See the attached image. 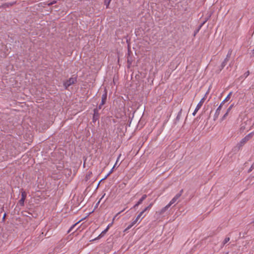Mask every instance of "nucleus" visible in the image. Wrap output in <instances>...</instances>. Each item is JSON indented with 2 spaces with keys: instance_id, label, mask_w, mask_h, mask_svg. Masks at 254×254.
<instances>
[{
  "instance_id": "nucleus-1",
  "label": "nucleus",
  "mask_w": 254,
  "mask_h": 254,
  "mask_svg": "<svg viewBox=\"0 0 254 254\" xmlns=\"http://www.w3.org/2000/svg\"><path fill=\"white\" fill-rule=\"evenodd\" d=\"M254 135V131L251 132V133L247 134L245 137L241 139L240 142L238 144L239 147H242L245 143H246L248 141L252 138Z\"/></svg>"
},
{
  "instance_id": "nucleus-2",
  "label": "nucleus",
  "mask_w": 254,
  "mask_h": 254,
  "mask_svg": "<svg viewBox=\"0 0 254 254\" xmlns=\"http://www.w3.org/2000/svg\"><path fill=\"white\" fill-rule=\"evenodd\" d=\"M77 81L76 76H72L69 79L67 80L64 83V85L65 89H67L69 86L74 84Z\"/></svg>"
},
{
  "instance_id": "nucleus-3",
  "label": "nucleus",
  "mask_w": 254,
  "mask_h": 254,
  "mask_svg": "<svg viewBox=\"0 0 254 254\" xmlns=\"http://www.w3.org/2000/svg\"><path fill=\"white\" fill-rule=\"evenodd\" d=\"M183 192V190H181L180 192L179 193H178L172 199V200L170 201V202L169 203V204L171 205H172L173 204H174V203H175L177 200L178 199L181 197V196L182 195V193Z\"/></svg>"
},
{
  "instance_id": "nucleus-4",
  "label": "nucleus",
  "mask_w": 254,
  "mask_h": 254,
  "mask_svg": "<svg viewBox=\"0 0 254 254\" xmlns=\"http://www.w3.org/2000/svg\"><path fill=\"white\" fill-rule=\"evenodd\" d=\"M222 109L221 105H220L216 110V112L214 115V120H216L218 118L220 113V111Z\"/></svg>"
},
{
  "instance_id": "nucleus-5",
  "label": "nucleus",
  "mask_w": 254,
  "mask_h": 254,
  "mask_svg": "<svg viewBox=\"0 0 254 254\" xmlns=\"http://www.w3.org/2000/svg\"><path fill=\"white\" fill-rule=\"evenodd\" d=\"M99 118V114L98 113V109L97 108L95 109L94 110V115H93V121L95 122L97 120H98Z\"/></svg>"
},
{
  "instance_id": "nucleus-6",
  "label": "nucleus",
  "mask_w": 254,
  "mask_h": 254,
  "mask_svg": "<svg viewBox=\"0 0 254 254\" xmlns=\"http://www.w3.org/2000/svg\"><path fill=\"white\" fill-rule=\"evenodd\" d=\"M109 228V226H108L103 231H102V232L98 236V237H97L96 238H95L92 241L96 240L100 238L101 237H102V236L103 235H104L108 231Z\"/></svg>"
},
{
  "instance_id": "nucleus-7",
  "label": "nucleus",
  "mask_w": 254,
  "mask_h": 254,
  "mask_svg": "<svg viewBox=\"0 0 254 254\" xmlns=\"http://www.w3.org/2000/svg\"><path fill=\"white\" fill-rule=\"evenodd\" d=\"M206 94L205 95V96L202 98L200 101H199V102L198 103V104L197 105L196 107H197L198 108H200L202 107L205 100V96H206Z\"/></svg>"
},
{
  "instance_id": "nucleus-8",
  "label": "nucleus",
  "mask_w": 254,
  "mask_h": 254,
  "mask_svg": "<svg viewBox=\"0 0 254 254\" xmlns=\"http://www.w3.org/2000/svg\"><path fill=\"white\" fill-rule=\"evenodd\" d=\"M107 95L106 92L104 94L102 95L101 105H104L107 99Z\"/></svg>"
},
{
  "instance_id": "nucleus-9",
  "label": "nucleus",
  "mask_w": 254,
  "mask_h": 254,
  "mask_svg": "<svg viewBox=\"0 0 254 254\" xmlns=\"http://www.w3.org/2000/svg\"><path fill=\"white\" fill-rule=\"evenodd\" d=\"M170 206L171 205L168 203L166 206L161 209L160 213L161 214L164 213L170 207Z\"/></svg>"
},
{
  "instance_id": "nucleus-10",
  "label": "nucleus",
  "mask_w": 254,
  "mask_h": 254,
  "mask_svg": "<svg viewBox=\"0 0 254 254\" xmlns=\"http://www.w3.org/2000/svg\"><path fill=\"white\" fill-rule=\"evenodd\" d=\"M147 197L146 194H143L142 197L139 199L138 202L141 204L144 200H145Z\"/></svg>"
},
{
  "instance_id": "nucleus-11",
  "label": "nucleus",
  "mask_w": 254,
  "mask_h": 254,
  "mask_svg": "<svg viewBox=\"0 0 254 254\" xmlns=\"http://www.w3.org/2000/svg\"><path fill=\"white\" fill-rule=\"evenodd\" d=\"M13 4H14V3H11V2L5 3L2 4V7L5 8V7H6L11 6Z\"/></svg>"
},
{
  "instance_id": "nucleus-12",
  "label": "nucleus",
  "mask_w": 254,
  "mask_h": 254,
  "mask_svg": "<svg viewBox=\"0 0 254 254\" xmlns=\"http://www.w3.org/2000/svg\"><path fill=\"white\" fill-rule=\"evenodd\" d=\"M230 239L229 237H226L222 243V247L224 246L227 243L230 241Z\"/></svg>"
},
{
  "instance_id": "nucleus-13",
  "label": "nucleus",
  "mask_w": 254,
  "mask_h": 254,
  "mask_svg": "<svg viewBox=\"0 0 254 254\" xmlns=\"http://www.w3.org/2000/svg\"><path fill=\"white\" fill-rule=\"evenodd\" d=\"M27 196L26 192L24 191L21 192V198L25 199Z\"/></svg>"
},
{
  "instance_id": "nucleus-14",
  "label": "nucleus",
  "mask_w": 254,
  "mask_h": 254,
  "mask_svg": "<svg viewBox=\"0 0 254 254\" xmlns=\"http://www.w3.org/2000/svg\"><path fill=\"white\" fill-rule=\"evenodd\" d=\"M231 53H232V51L231 50H229L227 56H226L225 59L229 61V59L230 58V56L231 55Z\"/></svg>"
},
{
  "instance_id": "nucleus-15",
  "label": "nucleus",
  "mask_w": 254,
  "mask_h": 254,
  "mask_svg": "<svg viewBox=\"0 0 254 254\" xmlns=\"http://www.w3.org/2000/svg\"><path fill=\"white\" fill-rule=\"evenodd\" d=\"M24 201L25 199L21 198L19 200L18 203L20 206H23L24 204Z\"/></svg>"
},
{
  "instance_id": "nucleus-16",
  "label": "nucleus",
  "mask_w": 254,
  "mask_h": 254,
  "mask_svg": "<svg viewBox=\"0 0 254 254\" xmlns=\"http://www.w3.org/2000/svg\"><path fill=\"white\" fill-rule=\"evenodd\" d=\"M250 74V72L249 71H247V72H246L242 76V77L243 78H246Z\"/></svg>"
},
{
  "instance_id": "nucleus-17",
  "label": "nucleus",
  "mask_w": 254,
  "mask_h": 254,
  "mask_svg": "<svg viewBox=\"0 0 254 254\" xmlns=\"http://www.w3.org/2000/svg\"><path fill=\"white\" fill-rule=\"evenodd\" d=\"M232 94V92H230L229 93V94L227 95V96L226 97V98L225 99V100H226V101H228V100L230 99V97H231V96Z\"/></svg>"
},
{
  "instance_id": "nucleus-18",
  "label": "nucleus",
  "mask_w": 254,
  "mask_h": 254,
  "mask_svg": "<svg viewBox=\"0 0 254 254\" xmlns=\"http://www.w3.org/2000/svg\"><path fill=\"white\" fill-rule=\"evenodd\" d=\"M111 0H105V3L107 6V7H108V5H109Z\"/></svg>"
},
{
  "instance_id": "nucleus-19",
  "label": "nucleus",
  "mask_w": 254,
  "mask_h": 254,
  "mask_svg": "<svg viewBox=\"0 0 254 254\" xmlns=\"http://www.w3.org/2000/svg\"><path fill=\"white\" fill-rule=\"evenodd\" d=\"M229 112L227 111L226 113L224 115V116H223L222 118V120H224L226 119V118L227 117V116H228V114H229Z\"/></svg>"
},
{
  "instance_id": "nucleus-20",
  "label": "nucleus",
  "mask_w": 254,
  "mask_h": 254,
  "mask_svg": "<svg viewBox=\"0 0 254 254\" xmlns=\"http://www.w3.org/2000/svg\"><path fill=\"white\" fill-rule=\"evenodd\" d=\"M254 169V162L253 163L252 165L251 166V168L248 171V172H251L253 169Z\"/></svg>"
},
{
  "instance_id": "nucleus-21",
  "label": "nucleus",
  "mask_w": 254,
  "mask_h": 254,
  "mask_svg": "<svg viewBox=\"0 0 254 254\" xmlns=\"http://www.w3.org/2000/svg\"><path fill=\"white\" fill-rule=\"evenodd\" d=\"M78 223H75V224L73 225L68 230V232L69 233L70 231H72V229L77 225Z\"/></svg>"
},
{
  "instance_id": "nucleus-22",
  "label": "nucleus",
  "mask_w": 254,
  "mask_h": 254,
  "mask_svg": "<svg viewBox=\"0 0 254 254\" xmlns=\"http://www.w3.org/2000/svg\"><path fill=\"white\" fill-rule=\"evenodd\" d=\"M228 60H227L226 59H224V61L222 62V64L223 66H225L228 62Z\"/></svg>"
},
{
  "instance_id": "nucleus-23",
  "label": "nucleus",
  "mask_w": 254,
  "mask_h": 254,
  "mask_svg": "<svg viewBox=\"0 0 254 254\" xmlns=\"http://www.w3.org/2000/svg\"><path fill=\"white\" fill-rule=\"evenodd\" d=\"M181 114H182V109L180 110V111L179 112L178 114V116L177 117V119L178 120L179 119V118H180V116L181 115Z\"/></svg>"
},
{
  "instance_id": "nucleus-24",
  "label": "nucleus",
  "mask_w": 254,
  "mask_h": 254,
  "mask_svg": "<svg viewBox=\"0 0 254 254\" xmlns=\"http://www.w3.org/2000/svg\"><path fill=\"white\" fill-rule=\"evenodd\" d=\"M233 107V105H231L227 110V111L230 112Z\"/></svg>"
},
{
  "instance_id": "nucleus-25",
  "label": "nucleus",
  "mask_w": 254,
  "mask_h": 254,
  "mask_svg": "<svg viewBox=\"0 0 254 254\" xmlns=\"http://www.w3.org/2000/svg\"><path fill=\"white\" fill-rule=\"evenodd\" d=\"M203 24V23H202L199 27V28L196 31V32H195L194 34V36L195 35V34L198 32V31L199 30V29H200V28L201 27V26H202V25Z\"/></svg>"
},
{
  "instance_id": "nucleus-26",
  "label": "nucleus",
  "mask_w": 254,
  "mask_h": 254,
  "mask_svg": "<svg viewBox=\"0 0 254 254\" xmlns=\"http://www.w3.org/2000/svg\"><path fill=\"white\" fill-rule=\"evenodd\" d=\"M132 227V225H131V224H130L127 227V228L126 229V231L127 230H128L129 229H130L131 227Z\"/></svg>"
},
{
  "instance_id": "nucleus-27",
  "label": "nucleus",
  "mask_w": 254,
  "mask_h": 254,
  "mask_svg": "<svg viewBox=\"0 0 254 254\" xmlns=\"http://www.w3.org/2000/svg\"><path fill=\"white\" fill-rule=\"evenodd\" d=\"M140 204H141L137 201V203L133 206V208L138 207Z\"/></svg>"
},
{
  "instance_id": "nucleus-28",
  "label": "nucleus",
  "mask_w": 254,
  "mask_h": 254,
  "mask_svg": "<svg viewBox=\"0 0 254 254\" xmlns=\"http://www.w3.org/2000/svg\"><path fill=\"white\" fill-rule=\"evenodd\" d=\"M149 209H150L149 208L148 206H147L142 211H144V212H145L146 211L149 210Z\"/></svg>"
},
{
  "instance_id": "nucleus-29",
  "label": "nucleus",
  "mask_w": 254,
  "mask_h": 254,
  "mask_svg": "<svg viewBox=\"0 0 254 254\" xmlns=\"http://www.w3.org/2000/svg\"><path fill=\"white\" fill-rule=\"evenodd\" d=\"M144 213V211H142L139 213L138 215L140 217H141Z\"/></svg>"
},
{
  "instance_id": "nucleus-30",
  "label": "nucleus",
  "mask_w": 254,
  "mask_h": 254,
  "mask_svg": "<svg viewBox=\"0 0 254 254\" xmlns=\"http://www.w3.org/2000/svg\"><path fill=\"white\" fill-rule=\"evenodd\" d=\"M200 109V108H198L197 107H196L194 112H197V111Z\"/></svg>"
},
{
  "instance_id": "nucleus-31",
  "label": "nucleus",
  "mask_w": 254,
  "mask_h": 254,
  "mask_svg": "<svg viewBox=\"0 0 254 254\" xmlns=\"http://www.w3.org/2000/svg\"><path fill=\"white\" fill-rule=\"evenodd\" d=\"M153 205V202H152V203H150V204L148 206V207L149 208V209H150Z\"/></svg>"
},
{
  "instance_id": "nucleus-32",
  "label": "nucleus",
  "mask_w": 254,
  "mask_h": 254,
  "mask_svg": "<svg viewBox=\"0 0 254 254\" xmlns=\"http://www.w3.org/2000/svg\"><path fill=\"white\" fill-rule=\"evenodd\" d=\"M225 66H223V64H221V68H220V70L221 71Z\"/></svg>"
},
{
  "instance_id": "nucleus-33",
  "label": "nucleus",
  "mask_w": 254,
  "mask_h": 254,
  "mask_svg": "<svg viewBox=\"0 0 254 254\" xmlns=\"http://www.w3.org/2000/svg\"><path fill=\"white\" fill-rule=\"evenodd\" d=\"M109 175H110V173H108V174L106 175V176H105V178H103V179H102V180H105V179H106V178H107Z\"/></svg>"
},
{
  "instance_id": "nucleus-34",
  "label": "nucleus",
  "mask_w": 254,
  "mask_h": 254,
  "mask_svg": "<svg viewBox=\"0 0 254 254\" xmlns=\"http://www.w3.org/2000/svg\"><path fill=\"white\" fill-rule=\"evenodd\" d=\"M141 217H140L139 216L137 215L136 218H135V219H136L137 221H138V220L140 219Z\"/></svg>"
},
{
  "instance_id": "nucleus-35",
  "label": "nucleus",
  "mask_w": 254,
  "mask_h": 254,
  "mask_svg": "<svg viewBox=\"0 0 254 254\" xmlns=\"http://www.w3.org/2000/svg\"><path fill=\"white\" fill-rule=\"evenodd\" d=\"M102 105H101V104H100V105L99 106V107H98V110H99V109H101V107H102Z\"/></svg>"
},
{
  "instance_id": "nucleus-36",
  "label": "nucleus",
  "mask_w": 254,
  "mask_h": 254,
  "mask_svg": "<svg viewBox=\"0 0 254 254\" xmlns=\"http://www.w3.org/2000/svg\"><path fill=\"white\" fill-rule=\"evenodd\" d=\"M138 221L136 219L134 220L132 222L134 223V224L137 223Z\"/></svg>"
},
{
  "instance_id": "nucleus-37",
  "label": "nucleus",
  "mask_w": 254,
  "mask_h": 254,
  "mask_svg": "<svg viewBox=\"0 0 254 254\" xmlns=\"http://www.w3.org/2000/svg\"><path fill=\"white\" fill-rule=\"evenodd\" d=\"M226 101V100H223L222 103L220 104V105H221V107H222V105L224 104V103Z\"/></svg>"
},
{
  "instance_id": "nucleus-38",
  "label": "nucleus",
  "mask_w": 254,
  "mask_h": 254,
  "mask_svg": "<svg viewBox=\"0 0 254 254\" xmlns=\"http://www.w3.org/2000/svg\"><path fill=\"white\" fill-rule=\"evenodd\" d=\"M55 2H56L54 1L52 2H51V3H49L48 4H49V5H52V4H53L55 3Z\"/></svg>"
},
{
  "instance_id": "nucleus-39",
  "label": "nucleus",
  "mask_w": 254,
  "mask_h": 254,
  "mask_svg": "<svg viewBox=\"0 0 254 254\" xmlns=\"http://www.w3.org/2000/svg\"><path fill=\"white\" fill-rule=\"evenodd\" d=\"M196 112H193V113H192V115H193V116H195V115H196Z\"/></svg>"
},
{
  "instance_id": "nucleus-40",
  "label": "nucleus",
  "mask_w": 254,
  "mask_h": 254,
  "mask_svg": "<svg viewBox=\"0 0 254 254\" xmlns=\"http://www.w3.org/2000/svg\"><path fill=\"white\" fill-rule=\"evenodd\" d=\"M252 55L254 56V49L252 51Z\"/></svg>"
},
{
  "instance_id": "nucleus-41",
  "label": "nucleus",
  "mask_w": 254,
  "mask_h": 254,
  "mask_svg": "<svg viewBox=\"0 0 254 254\" xmlns=\"http://www.w3.org/2000/svg\"><path fill=\"white\" fill-rule=\"evenodd\" d=\"M113 168H114V167H113ZM113 169H112L110 171V172L109 173H110V175L112 173Z\"/></svg>"
},
{
  "instance_id": "nucleus-42",
  "label": "nucleus",
  "mask_w": 254,
  "mask_h": 254,
  "mask_svg": "<svg viewBox=\"0 0 254 254\" xmlns=\"http://www.w3.org/2000/svg\"><path fill=\"white\" fill-rule=\"evenodd\" d=\"M130 224H131V225H132V226L134 225V223H133L132 222Z\"/></svg>"
},
{
  "instance_id": "nucleus-43",
  "label": "nucleus",
  "mask_w": 254,
  "mask_h": 254,
  "mask_svg": "<svg viewBox=\"0 0 254 254\" xmlns=\"http://www.w3.org/2000/svg\"><path fill=\"white\" fill-rule=\"evenodd\" d=\"M123 211H124V210H122V211H121V212H119L117 214V215H118V214H120V213H121L122 212H123Z\"/></svg>"
},
{
  "instance_id": "nucleus-44",
  "label": "nucleus",
  "mask_w": 254,
  "mask_h": 254,
  "mask_svg": "<svg viewBox=\"0 0 254 254\" xmlns=\"http://www.w3.org/2000/svg\"><path fill=\"white\" fill-rule=\"evenodd\" d=\"M5 215H6V214H4V215H3V219H4V218H5Z\"/></svg>"
}]
</instances>
